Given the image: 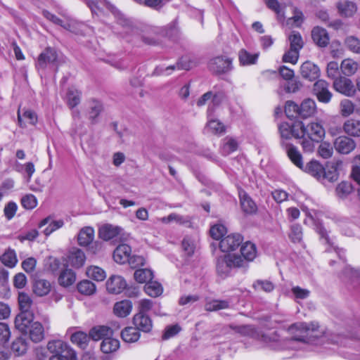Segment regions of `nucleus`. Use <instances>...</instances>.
Listing matches in <instances>:
<instances>
[{
  "label": "nucleus",
  "mask_w": 360,
  "mask_h": 360,
  "mask_svg": "<svg viewBox=\"0 0 360 360\" xmlns=\"http://www.w3.org/2000/svg\"><path fill=\"white\" fill-rule=\"evenodd\" d=\"M294 328L300 330L301 335L290 340H281L278 335L274 332L271 334L263 335L262 340L276 350L297 349L303 347L302 346H304L307 342H314L319 334V325L316 323H299L292 326L291 329Z\"/></svg>",
  "instance_id": "nucleus-1"
},
{
  "label": "nucleus",
  "mask_w": 360,
  "mask_h": 360,
  "mask_svg": "<svg viewBox=\"0 0 360 360\" xmlns=\"http://www.w3.org/2000/svg\"><path fill=\"white\" fill-rule=\"evenodd\" d=\"M242 256L237 254H226L217 259V271L221 277L228 276L236 268H248V263L257 257L256 245L251 242H245L240 248Z\"/></svg>",
  "instance_id": "nucleus-2"
},
{
  "label": "nucleus",
  "mask_w": 360,
  "mask_h": 360,
  "mask_svg": "<svg viewBox=\"0 0 360 360\" xmlns=\"http://www.w3.org/2000/svg\"><path fill=\"white\" fill-rule=\"evenodd\" d=\"M86 2L93 14L99 15L110 11L115 15L117 23L123 27L126 33L128 34L133 31L134 27L131 20L123 14L117 13L115 8L109 2L105 0H86Z\"/></svg>",
  "instance_id": "nucleus-3"
},
{
  "label": "nucleus",
  "mask_w": 360,
  "mask_h": 360,
  "mask_svg": "<svg viewBox=\"0 0 360 360\" xmlns=\"http://www.w3.org/2000/svg\"><path fill=\"white\" fill-rule=\"evenodd\" d=\"M307 219H305V223L310 222L316 230V233L320 236V240L322 243L328 245L329 247L333 248L340 258H342L341 252L342 250H339L334 246L333 239L330 238L328 234V232L323 225L322 221L319 219L321 214L315 210L306 211Z\"/></svg>",
  "instance_id": "nucleus-4"
},
{
  "label": "nucleus",
  "mask_w": 360,
  "mask_h": 360,
  "mask_svg": "<svg viewBox=\"0 0 360 360\" xmlns=\"http://www.w3.org/2000/svg\"><path fill=\"white\" fill-rule=\"evenodd\" d=\"M302 127L300 129L302 131L301 139L307 136L309 139L316 141V142H319L325 137V129L322 124L318 122H311L307 125L302 122Z\"/></svg>",
  "instance_id": "nucleus-5"
},
{
  "label": "nucleus",
  "mask_w": 360,
  "mask_h": 360,
  "mask_svg": "<svg viewBox=\"0 0 360 360\" xmlns=\"http://www.w3.org/2000/svg\"><path fill=\"white\" fill-rule=\"evenodd\" d=\"M43 14L47 20L75 34H80V28L84 26L83 24L79 23L69 17H67L66 21L64 22L63 20L47 11H44Z\"/></svg>",
  "instance_id": "nucleus-6"
},
{
  "label": "nucleus",
  "mask_w": 360,
  "mask_h": 360,
  "mask_svg": "<svg viewBox=\"0 0 360 360\" xmlns=\"http://www.w3.org/2000/svg\"><path fill=\"white\" fill-rule=\"evenodd\" d=\"M98 236L105 241L112 239H120L124 236V229L117 225L105 224L99 228Z\"/></svg>",
  "instance_id": "nucleus-7"
},
{
  "label": "nucleus",
  "mask_w": 360,
  "mask_h": 360,
  "mask_svg": "<svg viewBox=\"0 0 360 360\" xmlns=\"http://www.w3.org/2000/svg\"><path fill=\"white\" fill-rule=\"evenodd\" d=\"M208 67L216 74L226 73L232 69V60L226 56H217L210 60Z\"/></svg>",
  "instance_id": "nucleus-8"
},
{
  "label": "nucleus",
  "mask_w": 360,
  "mask_h": 360,
  "mask_svg": "<svg viewBox=\"0 0 360 360\" xmlns=\"http://www.w3.org/2000/svg\"><path fill=\"white\" fill-rule=\"evenodd\" d=\"M333 88L336 91L348 97L354 96L356 93V89L352 81L345 77L335 79L333 82Z\"/></svg>",
  "instance_id": "nucleus-9"
},
{
  "label": "nucleus",
  "mask_w": 360,
  "mask_h": 360,
  "mask_svg": "<svg viewBox=\"0 0 360 360\" xmlns=\"http://www.w3.org/2000/svg\"><path fill=\"white\" fill-rule=\"evenodd\" d=\"M328 84L323 79L316 81L313 86V94L319 101L328 103L330 101L333 94L328 89Z\"/></svg>",
  "instance_id": "nucleus-10"
},
{
  "label": "nucleus",
  "mask_w": 360,
  "mask_h": 360,
  "mask_svg": "<svg viewBox=\"0 0 360 360\" xmlns=\"http://www.w3.org/2000/svg\"><path fill=\"white\" fill-rule=\"evenodd\" d=\"M243 240V238L240 234H229L221 240L219 248L224 252L234 251L242 243Z\"/></svg>",
  "instance_id": "nucleus-11"
},
{
  "label": "nucleus",
  "mask_w": 360,
  "mask_h": 360,
  "mask_svg": "<svg viewBox=\"0 0 360 360\" xmlns=\"http://www.w3.org/2000/svg\"><path fill=\"white\" fill-rule=\"evenodd\" d=\"M302 127V122H297L292 125H290L287 122H283L279 125L278 129L281 137L283 139H289L292 136L296 139H301L302 131L300 129Z\"/></svg>",
  "instance_id": "nucleus-12"
},
{
  "label": "nucleus",
  "mask_w": 360,
  "mask_h": 360,
  "mask_svg": "<svg viewBox=\"0 0 360 360\" xmlns=\"http://www.w3.org/2000/svg\"><path fill=\"white\" fill-rule=\"evenodd\" d=\"M133 325L143 333H150L153 326V321L148 314L136 313L132 318Z\"/></svg>",
  "instance_id": "nucleus-13"
},
{
  "label": "nucleus",
  "mask_w": 360,
  "mask_h": 360,
  "mask_svg": "<svg viewBox=\"0 0 360 360\" xmlns=\"http://www.w3.org/2000/svg\"><path fill=\"white\" fill-rule=\"evenodd\" d=\"M18 122L21 128H26L29 125L35 126L38 122V117L36 112L32 110H23L22 112L19 108L18 110Z\"/></svg>",
  "instance_id": "nucleus-14"
},
{
  "label": "nucleus",
  "mask_w": 360,
  "mask_h": 360,
  "mask_svg": "<svg viewBox=\"0 0 360 360\" xmlns=\"http://www.w3.org/2000/svg\"><path fill=\"white\" fill-rule=\"evenodd\" d=\"M57 60L56 51L51 48L45 49L38 58L37 68L39 70H44L49 65H53Z\"/></svg>",
  "instance_id": "nucleus-15"
},
{
  "label": "nucleus",
  "mask_w": 360,
  "mask_h": 360,
  "mask_svg": "<svg viewBox=\"0 0 360 360\" xmlns=\"http://www.w3.org/2000/svg\"><path fill=\"white\" fill-rule=\"evenodd\" d=\"M302 77L309 81H314L320 76V69L311 61L307 60L300 66V70Z\"/></svg>",
  "instance_id": "nucleus-16"
},
{
  "label": "nucleus",
  "mask_w": 360,
  "mask_h": 360,
  "mask_svg": "<svg viewBox=\"0 0 360 360\" xmlns=\"http://www.w3.org/2000/svg\"><path fill=\"white\" fill-rule=\"evenodd\" d=\"M107 290L112 294H120L127 287L126 281L120 276L112 275L106 282Z\"/></svg>",
  "instance_id": "nucleus-17"
},
{
  "label": "nucleus",
  "mask_w": 360,
  "mask_h": 360,
  "mask_svg": "<svg viewBox=\"0 0 360 360\" xmlns=\"http://www.w3.org/2000/svg\"><path fill=\"white\" fill-rule=\"evenodd\" d=\"M335 150L342 154H348L356 148L355 141L348 136H340L334 142Z\"/></svg>",
  "instance_id": "nucleus-18"
},
{
  "label": "nucleus",
  "mask_w": 360,
  "mask_h": 360,
  "mask_svg": "<svg viewBox=\"0 0 360 360\" xmlns=\"http://www.w3.org/2000/svg\"><path fill=\"white\" fill-rule=\"evenodd\" d=\"M85 260V254L78 248H72L67 257L68 264L76 269L82 267L84 264Z\"/></svg>",
  "instance_id": "nucleus-19"
},
{
  "label": "nucleus",
  "mask_w": 360,
  "mask_h": 360,
  "mask_svg": "<svg viewBox=\"0 0 360 360\" xmlns=\"http://www.w3.org/2000/svg\"><path fill=\"white\" fill-rule=\"evenodd\" d=\"M33 314L32 313H19L15 319V328L22 333H27L28 329L32 323Z\"/></svg>",
  "instance_id": "nucleus-20"
},
{
  "label": "nucleus",
  "mask_w": 360,
  "mask_h": 360,
  "mask_svg": "<svg viewBox=\"0 0 360 360\" xmlns=\"http://www.w3.org/2000/svg\"><path fill=\"white\" fill-rule=\"evenodd\" d=\"M311 38L314 42L319 47H326L328 45L330 37L326 30L316 26L311 30Z\"/></svg>",
  "instance_id": "nucleus-21"
},
{
  "label": "nucleus",
  "mask_w": 360,
  "mask_h": 360,
  "mask_svg": "<svg viewBox=\"0 0 360 360\" xmlns=\"http://www.w3.org/2000/svg\"><path fill=\"white\" fill-rule=\"evenodd\" d=\"M52 285L50 281L39 278L32 283V292L37 297H44L49 294L52 290Z\"/></svg>",
  "instance_id": "nucleus-22"
},
{
  "label": "nucleus",
  "mask_w": 360,
  "mask_h": 360,
  "mask_svg": "<svg viewBox=\"0 0 360 360\" xmlns=\"http://www.w3.org/2000/svg\"><path fill=\"white\" fill-rule=\"evenodd\" d=\"M302 170L318 180L324 179L325 169L323 165L316 160H311L306 165L303 166Z\"/></svg>",
  "instance_id": "nucleus-23"
},
{
  "label": "nucleus",
  "mask_w": 360,
  "mask_h": 360,
  "mask_svg": "<svg viewBox=\"0 0 360 360\" xmlns=\"http://www.w3.org/2000/svg\"><path fill=\"white\" fill-rule=\"evenodd\" d=\"M131 248L127 244H121L116 248L113 252L114 260L119 264L129 262Z\"/></svg>",
  "instance_id": "nucleus-24"
},
{
  "label": "nucleus",
  "mask_w": 360,
  "mask_h": 360,
  "mask_svg": "<svg viewBox=\"0 0 360 360\" xmlns=\"http://www.w3.org/2000/svg\"><path fill=\"white\" fill-rule=\"evenodd\" d=\"M64 224L63 219H54L52 217L49 216L39 222V227L41 228L48 224L47 227L44 230V233L46 236H49L53 232L62 228Z\"/></svg>",
  "instance_id": "nucleus-25"
},
{
  "label": "nucleus",
  "mask_w": 360,
  "mask_h": 360,
  "mask_svg": "<svg viewBox=\"0 0 360 360\" xmlns=\"http://www.w3.org/2000/svg\"><path fill=\"white\" fill-rule=\"evenodd\" d=\"M133 308V304L131 301L129 300H123L120 302H117L113 307L114 314L120 318H125L128 316Z\"/></svg>",
  "instance_id": "nucleus-26"
},
{
  "label": "nucleus",
  "mask_w": 360,
  "mask_h": 360,
  "mask_svg": "<svg viewBox=\"0 0 360 360\" xmlns=\"http://www.w3.org/2000/svg\"><path fill=\"white\" fill-rule=\"evenodd\" d=\"M316 109L314 100L306 98L300 105V116L304 119L312 117L316 112Z\"/></svg>",
  "instance_id": "nucleus-27"
},
{
  "label": "nucleus",
  "mask_w": 360,
  "mask_h": 360,
  "mask_svg": "<svg viewBox=\"0 0 360 360\" xmlns=\"http://www.w3.org/2000/svg\"><path fill=\"white\" fill-rule=\"evenodd\" d=\"M162 224H169L171 222H176L179 225H185L190 226L191 218L189 216H184L176 213H172L167 217H164L158 219Z\"/></svg>",
  "instance_id": "nucleus-28"
},
{
  "label": "nucleus",
  "mask_w": 360,
  "mask_h": 360,
  "mask_svg": "<svg viewBox=\"0 0 360 360\" xmlns=\"http://www.w3.org/2000/svg\"><path fill=\"white\" fill-rule=\"evenodd\" d=\"M344 131L350 136H360V120L357 119H349L343 124Z\"/></svg>",
  "instance_id": "nucleus-29"
},
{
  "label": "nucleus",
  "mask_w": 360,
  "mask_h": 360,
  "mask_svg": "<svg viewBox=\"0 0 360 360\" xmlns=\"http://www.w3.org/2000/svg\"><path fill=\"white\" fill-rule=\"evenodd\" d=\"M29 335L34 342H39L44 338V330L42 324L38 321L33 322L28 329Z\"/></svg>",
  "instance_id": "nucleus-30"
},
{
  "label": "nucleus",
  "mask_w": 360,
  "mask_h": 360,
  "mask_svg": "<svg viewBox=\"0 0 360 360\" xmlns=\"http://www.w3.org/2000/svg\"><path fill=\"white\" fill-rule=\"evenodd\" d=\"M240 206L243 211L247 214H253L257 211V205L251 198L245 192L239 193Z\"/></svg>",
  "instance_id": "nucleus-31"
},
{
  "label": "nucleus",
  "mask_w": 360,
  "mask_h": 360,
  "mask_svg": "<svg viewBox=\"0 0 360 360\" xmlns=\"http://www.w3.org/2000/svg\"><path fill=\"white\" fill-rule=\"evenodd\" d=\"M76 274L70 269L63 270L58 276V283L63 287H69L76 281Z\"/></svg>",
  "instance_id": "nucleus-32"
},
{
  "label": "nucleus",
  "mask_w": 360,
  "mask_h": 360,
  "mask_svg": "<svg viewBox=\"0 0 360 360\" xmlns=\"http://www.w3.org/2000/svg\"><path fill=\"white\" fill-rule=\"evenodd\" d=\"M94 238V229L90 226H86L80 230L78 234L77 240L81 246H87L93 241Z\"/></svg>",
  "instance_id": "nucleus-33"
},
{
  "label": "nucleus",
  "mask_w": 360,
  "mask_h": 360,
  "mask_svg": "<svg viewBox=\"0 0 360 360\" xmlns=\"http://www.w3.org/2000/svg\"><path fill=\"white\" fill-rule=\"evenodd\" d=\"M47 349L53 355L63 354L65 350L72 349L66 342L60 340L49 341Z\"/></svg>",
  "instance_id": "nucleus-34"
},
{
  "label": "nucleus",
  "mask_w": 360,
  "mask_h": 360,
  "mask_svg": "<svg viewBox=\"0 0 360 360\" xmlns=\"http://www.w3.org/2000/svg\"><path fill=\"white\" fill-rule=\"evenodd\" d=\"M121 337L124 342L131 343L140 339L141 333L135 326H128L122 330Z\"/></svg>",
  "instance_id": "nucleus-35"
},
{
  "label": "nucleus",
  "mask_w": 360,
  "mask_h": 360,
  "mask_svg": "<svg viewBox=\"0 0 360 360\" xmlns=\"http://www.w3.org/2000/svg\"><path fill=\"white\" fill-rule=\"evenodd\" d=\"M337 7L340 14L345 17L352 16L357 10L356 4L349 1H343L339 2Z\"/></svg>",
  "instance_id": "nucleus-36"
},
{
  "label": "nucleus",
  "mask_w": 360,
  "mask_h": 360,
  "mask_svg": "<svg viewBox=\"0 0 360 360\" xmlns=\"http://www.w3.org/2000/svg\"><path fill=\"white\" fill-rule=\"evenodd\" d=\"M120 347V341L117 339L107 337L101 344V349L103 353L110 354L116 352Z\"/></svg>",
  "instance_id": "nucleus-37"
},
{
  "label": "nucleus",
  "mask_w": 360,
  "mask_h": 360,
  "mask_svg": "<svg viewBox=\"0 0 360 360\" xmlns=\"http://www.w3.org/2000/svg\"><path fill=\"white\" fill-rule=\"evenodd\" d=\"M18 301L20 312L32 313L31 308L33 304V300L28 294L23 292H19Z\"/></svg>",
  "instance_id": "nucleus-38"
},
{
  "label": "nucleus",
  "mask_w": 360,
  "mask_h": 360,
  "mask_svg": "<svg viewBox=\"0 0 360 360\" xmlns=\"http://www.w3.org/2000/svg\"><path fill=\"white\" fill-rule=\"evenodd\" d=\"M86 276L96 281H103L106 278V272L101 267L98 266H89L86 268Z\"/></svg>",
  "instance_id": "nucleus-39"
},
{
  "label": "nucleus",
  "mask_w": 360,
  "mask_h": 360,
  "mask_svg": "<svg viewBox=\"0 0 360 360\" xmlns=\"http://www.w3.org/2000/svg\"><path fill=\"white\" fill-rule=\"evenodd\" d=\"M27 348V341L22 338H18L12 342L11 349L15 356H19L25 354Z\"/></svg>",
  "instance_id": "nucleus-40"
},
{
  "label": "nucleus",
  "mask_w": 360,
  "mask_h": 360,
  "mask_svg": "<svg viewBox=\"0 0 360 360\" xmlns=\"http://www.w3.org/2000/svg\"><path fill=\"white\" fill-rule=\"evenodd\" d=\"M259 53H250L245 49H242L238 53V59L240 64L243 66L252 65L257 63Z\"/></svg>",
  "instance_id": "nucleus-41"
},
{
  "label": "nucleus",
  "mask_w": 360,
  "mask_h": 360,
  "mask_svg": "<svg viewBox=\"0 0 360 360\" xmlns=\"http://www.w3.org/2000/svg\"><path fill=\"white\" fill-rule=\"evenodd\" d=\"M112 334V330L105 326H98L94 327L91 329L89 332V335L91 338L95 341H98L101 339L105 338V336H108L109 335Z\"/></svg>",
  "instance_id": "nucleus-42"
},
{
  "label": "nucleus",
  "mask_w": 360,
  "mask_h": 360,
  "mask_svg": "<svg viewBox=\"0 0 360 360\" xmlns=\"http://www.w3.org/2000/svg\"><path fill=\"white\" fill-rule=\"evenodd\" d=\"M77 289L82 295L90 296L96 292V287L91 281L84 279L77 283Z\"/></svg>",
  "instance_id": "nucleus-43"
},
{
  "label": "nucleus",
  "mask_w": 360,
  "mask_h": 360,
  "mask_svg": "<svg viewBox=\"0 0 360 360\" xmlns=\"http://www.w3.org/2000/svg\"><path fill=\"white\" fill-rule=\"evenodd\" d=\"M358 68V63L350 58L343 60L340 65L342 72L347 76H352L354 75L357 71Z\"/></svg>",
  "instance_id": "nucleus-44"
},
{
  "label": "nucleus",
  "mask_w": 360,
  "mask_h": 360,
  "mask_svg": "<svg viewBox=\"0 0 360 360\" xmlns=\"http://www.w3.org/2000/svg\"><path fill=\"white\" fill-rule=\"evenodd\" d=\"M90 338V335H88L84 332L77 331L71 335L70 340L72 343L78 345L79 347L85 349L88 345Z\"/></svg>",
  "instance_id": "nucleus-45"
},
{
  "label": "nucleus",
  "mask_w": 360,
  "mask_h": 360,
  "mask_svg": "<svg viewBox=\"0 0 360 360\" xmlns=\"http://www.w3.org/2000/svg\"><path fill=\"white\" fill-rule=\"evenodd\" d=\"M354 191L352 184L349 181H342L335 188L336 195L342 199L347 198Z\"/></svg>",
  "instance_id": "nucleus-46"
},
{
  "label": "nucleus",
  "mask_w": 360,
  "mask_h": 360,
  "mask_svg": "<svg viewBox=\"0 0 360 360\" xmlns=\"http://www.w3.org/2000/svg\"><path fill=\"white\" fill-rule=\"evenodd\" d=\"M144 290L148 295L156 297L162 293L163 288L158 282L150 281L144 286Z\"/></svg>",
  "instance_id": "nucleus-47"
},
{
  "label": "nucleus",
  "mask_w": 360,
  "mask_h": 360,
  "mask_svg": "<svg viewBox=\"0 0 360 360\" xmlns=\"http://www.w3.org/2000/svg\"><path fill=\"white\" fill-rule=\"evenodd\" d=\"M210 110H208L209 120L207 124V129L213 134H221L225 131V126L218 120L212 119Z\"/></svg>",
  "instance_id": "nucleus-48"
},
{
  "label": "nucleus",
  "mask_w": 360,
  "mask_h": 360,
  "mask_svg": "<svg viewBox=\"0 0 360 360\" xmlns=\"http://www.w3.org/2000/svg\"><path fill=\"white\" fill-rule=\"evenodd\" d=\"M287 154L292 162L300 169H303L302 157L300 151L294 146H290L287 150Z\"/></svg>",
  "instance_id": "nucleus-49"
},
{
  "label": "nucleus",
  "mask_w": 360,
  "mask_h": 360,
  "mask_svg": "<svg viewBox=\"0 0 360 360\" xmlns=\"http://www.w3.org/2000/svg\"><path fill=\"white\" fill-rule=\"evenodd\" d=\"M81 93L75 88L71 87L68 89L66 95V101L71 108L77 106L80 103Z\"/></svg>",
  "instance_id": "nucleus-50"
},
{
  "label": "nucleus",
  "mask_w": 360,
  "mask_h": 360,
  "mask_svg": "<svg viewBox=\"0 0 360 360\" xmlns=\"http://www.w3.org/2000/svg\"><path fill=\"white\" fill-rule=\"evenodd\" d=\"M355 104L347 98L342 99L340 103V112L342 116L349 117L355 112Z\"/></svg>",
  "instance_id": "nucleus-51"
},
{
  "label": "nucleus",
  "mask_w": 360,
  "mask_h": 360,
  "mask_svg": "<svg viewBox=\"0 0 360 360\" xmlns=\"http://www.w3.org/2000/svg\"><path fill=\"white\" fill-rule=\"evenodd\" d=\"M153 278V271L149 269H139L134 272V278L140 283H148Z\"/></svg>",
  "instance_id": "nucleus-52"
},
{
  "label": "nucleus",
  "mask_w": 360,
  "mask_h": 360,
  "mask_svg": "<svg viewBox=\"0 0 360 360\" xmlns=\"http://www.w3.org/2000/svg\"><path fill=\"white\" fill-rule=\"evenodd\" d=\"M89 117L91 122H95L96 118L98 117L103 110L102 103L96 100H92L89 102Z\"/></svg>",
  "instance_id": "nucleus-53"
},
{
  "label": "nucleus",
  "mask_w": 360,
  "mask_h": 360,
  "mask_svg": "<svg viewBox=\"0 0 360 360\" xmlns=\"http://www.w3.org/2000/svg\"><path fill=\"white\" fill-rule=\"evenodd\" d=\"M238 146V143L235 139L232 137H226L223 139L221 150L224 154L229 155L236 151Z\"/></svg>",
  "instance_id": "nucleus-54"
},
{
  "label": "nucleus",
  "mask_w": 360,
  "mask_h": 360,
  "mask_svg": "<svg viewBox=\"0 0 360 360\" xmlns=\"http://www.w3.org/2000/svg\"><path fill=\"white\" fill-rule=\"evenodd\" d=\"M288 40L290 41V49L300 51V50L303 47L304 42L302 36L297 32H292L288 37Z\"/></svg>",
  "instance_id": "nucleus-55"
},
{
  "label": "nucleus",
  "mask_w": 360,
  "mask_h": 360,
  "mask_svg": "<svg viewBox=\"0 0 360 360\" xmlns=\"http://www.w3.org/2000/svg\"><path fill=\"white\" fill-rule=\"evenodd\" d=\"M1 262L8 267H14L17 262V257L14 250H8L1 257Z\"/></svg>",
  "instance_id": "nucleus-56"
},
{
  "label": "nucleus",
  "mask_w": 360,
  "mask_h": 360,
  "mask_svg": "<svg viewBox=\"0 0 360 360\" xmlns=\"http://www.w3.org/2000/svg\"><path fill=\"white\" fill-rule=\"evenodd\" d=\"M266 6L276 13L279 20L285 18L284 11L282 6L279 4L278 0H264Z\"/></svg>",
  "instance_id": "nucleus-57"
},
{
  "label": "nucleus",
  "mask_w": 360,
  "mask_h": 360,
  "mask_svg": "<svg viewBox=\"0 0 360 360\" xmlns=\"http://www.w3.org/2000/svg\"><path fill=\"white\" fill-rule=\"evenodd\" d=\"M229 305L227 301L214 300L207 302L205 305V309L206 311H212L226 309L229 307Z\"/></svg>",
  "instance_id": "nucleus-58"
},
{
  "label": "nucleus",
  "mask_w": 360,
  "mask_h": 360,
  "mask_svg": "<svg viewBox=\"0 0 360 360\" xmlns=\"http://www.w3.org/2000/svg\"><path fill=\"white\" fill-rule=\"evenodd\" d=\"M285 112L290 118L295 117L297 115L300 116V105L293 101H287L285 106Z\"/></svg>",
  "instance_id": "nucleus-59"
},
{
  "label": "nucleus",
  "mask_w": 360,
  "mask_h": 360,
  "mask_svg": "<svg viewBox=\"0 0 360 360\" xmlns=\"http://www.w3.org/2000/svg\"><path fill=\"white\" fill-rule=\"evenodd\" d=\"M210 232L212 238L219 240L226 233L227 230L223 224H217L211 227Z\"/></svg>",
  "instance_id": "nucleus-60"
},
{
  "label": "nucleus",
  "mask_w": 360,
  "mask_h": 360,
  "mask_svg": "<svg viewBox=\"0 0 360 360\" xmlns=\"http://www.w3.org/2000/svg\"><path fill=\"white\" fill-rule=\"evenodd\" d=\"M303 22V13L296 8H293V16L287 20V24L292 27H300Z\"/></svg>",
  "instance_id": "nucleus-61"
},
{
  "label": "nucleus",
  "mask_w": 360,
  "mask_h": 360,
  "mask_svg": "<svg viewBox=\"0 0 360 360\" xmlns=\"http://www.w3.org/2000/svg\"><path fill=\"white\" fill-rule=\"evenodd\" d=\"M253 288L257 290L270 292L274 289V285L269 281L257 280L254 283Z\"/></svg>",
  "instance_id": "nucleus-62"
},
{
  "label": "nucleus",
  "mask_w": 360,
  "mask_h": 360,
  "mask_svg": "<svg viewBox=\"0 0 360 360\" xmlns=\"http://www.w3.org/2000/svg\"><path fill=\"white\" fill-rule=\"evenodd\" d=\"M354 165L352 169V176L354 179L358 183V195L360 200V155L356 156L354 158Z\"/></svg>",
  "instance_id": "nucleus-63"
},
{
  "label": "nucleus",
  "mask_w": 360,
  "mask_h": 360,
  "mask_svg": "<svg viewBox=\"0 0 360 360\" xmlns=\"http://www.w3.org/2000/svg\"><path fill=\"white\" fill-rule=\"evenodd\" d=\"M345 44L347 48L354 53H360V40L353 36L346 38Z\"/></svg>",
  "instance_id": "nucleus-64"
}]
</instances>
